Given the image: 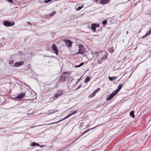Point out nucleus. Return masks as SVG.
I'll return each mask as SVG.
<instances>
[{
	"instance_id": "f3484780",
	"label": "nucleus",
	"mask_w": 151,
	"mask_h": 151,
	"mask_svg": "<svg viewBox=\"0 0 151 151\" xmlns=\"http://www.w3.org/2000/svg\"><path fill=\"white\" fill-rule=\"evenodd\" d=\"M90 78L89 77H86L85 80V82L86 83H87L90 80Z\"/></svg>"
},
{
	"instance_id": "1a4fd4ad",
	"label": "nucleus",
	"mask_w": 151,
	"mask_h": 151,
	"mask_svg": "<svg viewBox=\"0 0 151 151\" xmlns=\"http://www.w3.org/2000/svg\"><path fill=\"white\" fill-rule=\"evenodd\" d=\"M117 93H116V92L114 91L113 92L111 93L109 96L106 99V100L107 101L111 100V99L113 98V97Z\"/></svg>"
},
{
	"instance_id": "20e7f679",
	"label": "nucleus",
	"mask_w": 151,
	"mask_h": 151,
	"mask_svg": "<svg viewBox=\"0 0 151 151\" xmlns=\"http://www.w3.org/2000/svg\"><path fill=\"white\" fill-rule=\"evenodd\" d=\"M79 51L77 54H83V53L85 52V50L84 47L82 45H80L79 46Z\"/></svg>"
},
{
	"instance_id": "5701e85b",
	"label": "nucleus",
	"mask_w": 151,
	"mask_h": 151,
	"mask_svg": "<svg viewBox=\"0 0 151 151\" xmlns=\"http://www.w3.org/2000/svg\"><path fill=\"white\" fill-rule=\"evenodd\" d=\"M14 63V61L12 60H10L9 62V63L11 65H12Z\"/></svg>"
},
{
	"instance_id": "6ab92c4d",
	"label": "nucleus",
	"mask_w": 151,
	"mask_h": 151,
	"mask_svg": "<svg viewBox=\"0 0 151 151\" xmlns=\"http://www.w3.org/2000/svg\"><path fill=\"white\" fill-rule=\"evenodd\" d=\"M32 145L33 146H38L39 145V144L37 143L33 142L32 143Z\"/></svg>"
},
{
	"instance_id": "f704fd0d",
	"label": "nucleus",
	"mask_w": 151,
	"mask_h": 151,
	"mask_svg": "<svg viewBox=\"0 0 151 151\" xmlns=\"http://www.w3.org/2000/svg\"><path fill=\"white\" fill-rule=\"evenodd\" d=\"M40 147H44L45 146L44 145H39V146Z\"/></svg>"
},
{
	"instance_id": "c756f323",
	"label": "nucleus",
	"mask_w": 151,
	"mask_h": 151,
	"mask_svg": "<svg viewBox=\"0 0 151 151\" xmlns=\"http://www.w3.org/2000/svg\"><path fill=\"white\" fill-rule=\"evenodd\" d=\"M58 111V110H56V111H52L51 112V113L52 114V113H54L55 112H57Z\"/></svg>"
},
{
	"instance_id": "7ed1b4c3",
	"label": "nucleus",
	"mask_w": 151,
	"mask_h": 151,
	"mask_svg": "<svg viewBox=\"0 0 151 151\" xmlns=\"http://www.w3.org/2000/svg\"><path fill=\"white\" fill-rule=\"evenodd\" d=\"M3 24L6 27H11L14 25L15 23L14 22H11L9 21H6L3 22Z\"/></svg>"
},
{
	"instance_id": "4468645a",
	"label": "nucleus",
	"mask_w": 151,
	"mask_h": 151,
	"mask_svg": "<svg viewBox=\"0 0 151 151\" xmlns=\"http://www.w3.org/2000/svg\"><path fill=\"white\" fill-rule=\"evenodd\" d=\"M96 128V127H95L93 128H92V129H88L86 130V131H85L84 132H83V133H82L80 136V137H81L82 136L83 134H85L86 133V132H88V131H89L91 129H93L94 128Z\"/></svg>"
},
{
	"instance_id": "a211bd4d",
	"label": "nucleus",
	"mask_w": 151,
	"mask_h": 151,
	"mask_svg": "<svg viewBox=\"0 0 151 151\" xmlns=\"http://www.w3.org/2000/svg\"><path fill=\"white\" fill-rule=\"evenodd\" d=\"M101 53V52L100 51H96L95 52H94V54L95 55H100Z\"/></svg>"
},
{
	"instance_id": "f257e3e1",
	"label": "nucleus",
	"mask_w": 151,
	"mask_h": 151,
	"mask_svg": "<svg viewBox=\"0 0 151 151\" xmlns=\"http://www.w3.org/2000/svg\"><path fill=\"white\" fill-rule=\"evenodd\" d=\"M68 73V72H64L63 73V74L60 76L59 80V81L60 82H63L65 81L66 79V78H67L68 75H65Z\"/></svg>"
},
{
	"instance_id": "dca6fc26",
	"label": "nucleus",
	"mask_w": 151,
	"mask_h": 151,
	"mask_svg": "<svg viewBox=\"0 0 151 151\" xmlns=\"http://www.w3.org/2000/svg\"><path fill=\"white\" fill-rule=\"evenodd\" d=\"M134 111H131L130 113V115L132 116V118H134Z\"/></svg>"
},
{
	"instance_id": "7c9ffc66",
	"label": "nucleus",
	"mask_w": 151,
	"mask_h": 151,
	"mask_svg": "<svg viewBox=\"0 0 151 151\" xmlns=\"http://www.w3.org/2000/svg\"><path fill=\"white\" fill-rule=\"evenodd\" d=\"M147 37L146 36V35H144V36H143L142 37V38H142V39H143V38H145V37Z\"/></svg>"
},
{
	"instance_id": "0eeeda50",
	"label": "nucleus",
	"mask_w": 151,
	"mask_h": 151,
	"mask_svg": "<svg viewBox=\"0 0 151 151\" xmlns=\"http://www.w3.org/2000/svg\"><path fill=\"white\" fill-rule=\"evenodd\" d=\"M24 63V62L21 61L16 63L14 64L13 66L15 67H18L23 65Z\"/></svg>"
},
{
	"instance_id": "ddd939ff",
	"label": "nucleus",
	"mask_w": 151,
	"mask_h": 151,
	"mask_svg": "<svg viewBox=\"0 0 151 151\" xmlns=\"http://www.w3.org/2000/svg\"><path fill=\"white\" fill-rule=\"evenodd\" d=\"M110 0H102L100 1V3L102 4H104L108 3Z\"/></svg>"
},
{
	"instance_id": "6e6552de",
	"label": "nucleus",
	"mask_w": 151,
	"mask_h": 151,
	"mask_svg": "<svg viewBox=\"0 0 151 151\" xmlns=\"http://www.w3.org/2000/svg\"><path fill=\"white\" fill-rule=\"evenodd\" d=\"M52 48L55 51L54 53H55L56 55H58V50L56 45L55 44H53L52 46Z\"/></svg>"
},
{
	"instance_id": "c85d7f7f",
	"label": "nucleus",
	"mask_w": 151,
	"mask_h": 151,
	"mask_svg": "<svg viewBox=\"0 0 151 151\" xmlns=\"http://www.w3.org/2000/svg\"><path fill=\"white\" fill-rule=\"evenodd\" d=\"M81 77L80 78L78 79V81H77V82H76V85L78 83V82H79V81H80V79H81Z\"/></svg>"
},
{
	"instance_id": "412c9836",
	"label": "nucleus",
	"mask_w": 151,
	"mask_h": 151,
	"mask_svg": "<svg viewBox=\"0 0 151 151\" xmlns=\"http://www.w3.org/2000/svg\"><path fill=\"white\" fill-rule=\"evenodd\" d=\"M83 7V6H79L78 8L77 9V11H79Z\"/></svg>"
},
{
	"instance_id": "2eb2a0df",
	"label": "nucleus",
	"mask_w": 151,
	"mask_h": 151,
	"mask_svg": "<svg viewBox=\"0 0 151 151\" xmlns=\"http://www.w3.org/2000/svg\"><path fill=\"white\" fill-rule=\"evenodd\" d=\"M116 77H109V80L111 81H114L116 79Z\"/></svg>"
},
{
	"instance_id": "72a5a7b5",
	"label": "nucleus",
	"mask_w": 151,
	"mask_h": 151,
	"mask_svg": "<svg viewBox=\"0 0 151 151\" xmlns=\"http://www.w3.org/2000/svg\"><path fill=\"white\" fill-rule=\"evenodd\" d=\"M92 94L94 96H95L96 94V93H95L94 91Z\"/></svg>"
},
{
	"instance_id": "bb28decb",
	"label": "nucleus",
	"mask_w": 151,
	"mask_h": 151,
	"mask_svg": "<svg viewBox=\"0 0 151 151\" xmlns=\"http://www.w3.org/2000/svg\"><path fill=\"white\" fill-rule=\"evenodd\" d=\"M94 96L92 95V94L91 93V94H90L89 96V98H91L93 97Z\"/></svg>"
},
{
	"instance_id": "58836bf2",
	"label": "nucleus",
	"mask_w": 151,
	"mask_h": 151,
	"mask_svg": "<svg viewBox=\"0 0 151 151\" xmlns=\"http://www.w3.org/2000/svg\"><path fill=\"white\" fill-rule=\"evenodd\" d=\"M77 140V139H76V140H75L74 141H73L72 143H74L75 141H76V140Z\"/></svg>"
},
{
	"instance_id": "e433bc0d",
	"label": "nucleus",
	"mask_w": 151,
	"mask_h": 151,
	"mask_svg": "<svg viewBox=\"0 0 151 151\" xmlns=\"http://www.w3.org/2000/svg\"><path fill=\"white\" fill-rule=\"evenodd\" d=\"M149 35L147 32L145 34V35H146L147 37Z\"/></svg>"
},
{
	"instance_id": "a19ab883",
	"label": "nucleus",
	"mask_w": 151,
	"mask_h": 151,
	"mask_svg": "<svg viewBox=\"0 0 151 151\" xmlns=\"http://www.w3.org/2000/svg\"><path fill=\"white\" fill-rule=\"evenodd\" d=\"M95 1L96 2H97L98 1V0H95Z\"/></svg>"
},
{
	"instance_id": "393cba45",
	"label": "nucleus",
	"mask_w": 151,
	"mask_h": 151,
	"mask_svg": "<svg viewBox=\"0 0 151 151\" xmlns=\"http://www.w3.org/2000/svg\"><path fill=\"white\" fill-rule=\"evenodd\" d=\"M110 52L111 53H112L113 52V48L111 47L110 50Z\"/></svg>"
},
{
	"instance_id": "79ce46f5",
	"label": "nucleus",
	"mask_w": 151,
	"mask_h": 151,
	"mask_svg": "<svg viewBox=\"0 0 151 151\" xmlns=\"http://www.w3.org/2000/svg\"><path fill=\"white\" fill-rule=\"evenodd\" d=\"M41 126V125H38L37 126Z\"/></svg>"
},
{
	"instance_id": "a878e982",
	"label": "nucleus",
	"mask_w": 151,
	"mask_h": 151,
	"mask_svg": "<svg viewBox=\"0 0 151 151\" xmlns=\"http://www.w3.org/2000/svg\"><path fill=\"white\" fill-rule=\"evenodd\" d=\"M54 12V13L53 12L51 13H50V16H53L54 15V14L55 13V12Z\"/></svg>"
},
{
	"instance_id": "ea45409f",
	"label": "nucleus",
	"mask_w": 151,
	"mask_h": 151,
	"mask_svg": "<svg viewBox=\"0 0 151 151\" xmlns=\"http://www.w3.org/2000/svg\"><path fill=\"white\" fill-rule=\"evenodd\" d=\"M81 86H79V87H78L77 88V89H78V88H80V87H81Z\"/></svg>"
},
{
	"instance_id": "f8f14e48",
	"label": "nucleus",
	"mask_w": 151,
	"mask_h": 151,
	"mask_svg": "<svg viewBox=\"0 0 151 151\" xmlns=\"http://www.w3.org/2000/svg\"><path fill=\"white\" fill-rule=\"evenodd\" d=\"M63 94V92L61 91L59 92L58 93L56 94L55 95V97L56 99H57L58 98L59 96L62 95Z\"/></svg>"
},
{
	"instance_id": "423d86ee",
	"label": "nucleus",
	"mask_w": 151,
	"mask_h": 151,
	"mask_svg": "<svg viewBox=\"0 0 151 151\" xmlns=\"http://www.w3.org/2000/svg\"><path fill=\"white\" fill-rule=\"evenodd\" d=\"M63 41L65 42L66 45L68 47H71L72 45L73 42L69 39L64 40Z\"/></svg>"
},
{
	"instance_id": "9d476101",
	"label": "nucleus",
	"mask_w": 151,
	"mask_h": 151,
	"mask_svg": "<svg viewBox=\"0 0 151 151\" xmlns=\"http://www.w3.org/2000/svg\"><path fill=\"white\" fill-rule=\"evenodd\" d=\"M26 93L22 92L21 93L18 94L16 98L18 99H21L24 97Z\"/></svg>"
},
{
	"instance_id": "2f4dec72",
	"label": "nucleus",
	"mask_w": 151,
	"mask_h": 151,
	"mask_svg": "<svg viewBox=\"0 0 151 151\" xmlns=\"http://www.w3.org/2000/svg\"><path fill=\"white\" fill-rule=\"evenodd\" d=\"M147 37L146 36V35H144V36H143L142 37V38H142V39H143V38H145V37Z\"/></svg>"
},
{
	"instance_id": "aec40b11",
	"label": "nucleus",
	"mask_w": 151,
	"mask_h": 151,
	"mask_svg": "<svg viewBox=\"0 0 151 151\" xmlns=\"http://www.w3.org/2000/svg\"><path fill=\"white\" fill-rule=\"evenodd\" d=\"M107 23V21L106 20H105L102 22V24L104 25L106 24Z\"/></svg>"
},
{
	"instance_id": "4c0bfd02",
	"label": "nucleus",
	"mask_w": 151,
	"mask_h": 151,
	"mask_svg": "<svg viewBox=\"0 0 151 151\" xmlns=\"http://www.w3.org/2000/svg\"><path fill=\"white\" fill-rule=\"evenodd\" d=\"M27 23L29 24V25H31V23H30V22H27Z\"/></svg>"
},
{
	"instance_id": "4be33fe9",
	"label": "nucleus",
	"mask_w": 151,
	"mask_h": 151,
	"mask_svg": "<svg viewBox=\"0 0 151 151\" xmlns=\"http://www.w3.org/2000/svg\"><path fill=\"white\" fill-rule=\"evenodd\" d=\"M100 90V88H98L96 90H95L94 92L96 93L98 92Z\"/></svg>"
},
{
	"instance_id": "9b49d317",
	"label": "nucleus",
	"mask_w": 151,
	"mask_h": 151,
	"mask_svg": "<svg viewBox=\"0 0 151 151\" xmlns=\"http://www.w3.org/2000/svg\"><path fill=\"white\" fill-rule=\"evenodd\" d=\"M123 85V84H120L118 86V87L117 89L115 91L116 92V93H118L119 91L121 89L122 86Z\"/></svg>"
},
{
	"instance_id": "f03ea898",
	"label": "nucleus",
	"mask_w": 151,
	"mask_h": 151,
	"mask_svg": "<svg viewBox=\"0 0 151 151\" xmlns=\"http://www.w3.org/2000/svg\"><path fill=\"white\" fill-rule=\"evenodd\" d=\"M77 111H75L72 113L71 114H70L69 115L67 116H66L63 119H62L60 120H59V121H58L57 122H53V123H51L50 124H57V123H59V122H60L61 121H63L64 120H65V119H66L70 117V116L71 115L76 113H77Z\"/></svg>"
},
{
	"instance_id": "473e14b6",
	"label": "nucleus",
	"mask_w": 151,
	"mask_h": 151,
	"mask_svg": "<svg viewBox=\"0 0 151 151\" xmlns=\"http://www.w3.org/2000/svg\"><path fill=\"white\" fill-rule=\"evenodd\" d=\"M84 64V63H82L80 64H79V65L81 67V66H82V65H83Z\"/></svg>"
},
{
	"instance_id": "b1692460",
	"label": "nucleus",
	"mask_w": 151,
	"mask_h": 151,
	"mask_svg": "<svg viewBox=\"0 0 151 151\" xmlns=\"http://www.w3.org/2000/svg\"><path fill=\"white\" fill-rule=\"evenodd\" d=\"M52 0H46L44 2L45 3H47L51 1Z\"/></svg>"
},
{
	"instance_id": "c9c22d12",
	"label": "nucleus",
	"mask_w": 151,
	"mask_h": 151,
	"mask_svg": "<svg viewBox=\"0 0 151 151\" xmlns=\"http://www.w3.org/2000/svg\"><path fill=\"white\" fill-rule=\"evenodd\" d=\"M80 66L79 65H75V67H80Z\"/></svg>"
},
{
	"instance_id": "39448f33",
	"label": "nucleus",
	"mask_w": 151,
	"mask_h": 151,
	"mask_svg": "<svg viewBox=\"0 0 151 151\" xmlns=\"http://www.w3.org/2000/svg\"><path fill=\"white\" fill-rule=\"evenodd\" d=\"M100 25L97 23L96 24H92L91 25V29L93 30L94 32L96 31V28L97 27H99Z\"/></svg>"
},
{
	"instance_id": "cd10ccee",
	"label": "nucleus",
	"mask_w": 151,
	"mask_h": 151,
	"mask_svg": "<svg viewBox=\"0 0 151 151\" xmlns=\"http://www.w3.org/2000/svg\"><path fill=\"white\" fill-rule=\"evenodd\" d=\"M147 33L150 35L151 34V29H150L149 31Z\"/></svg>"
}]
</instances>
